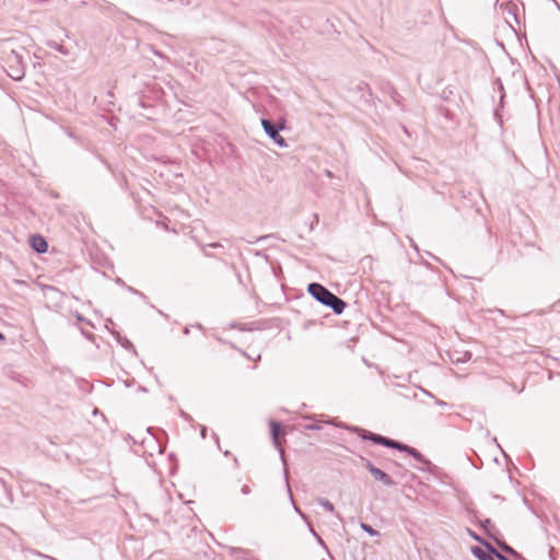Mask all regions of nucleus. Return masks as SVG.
Here are the masks:
<instances>
[{
    "label": "nucleus",
    "instance_id": "obj_2",
    "mask_svg": "<svg viewBox=\"0 0 560 560\" xmlns=\"http://www.w3.org/2000/svg\"><path fill=\"white\" fill-rule=\"evenodd\" d=\"M307 292L319 303L323 305L330 307L335 314H341L347 303L330 292L327 288H325L323 284L317 282H312L307 287Z\"/></svg>",
    "mask_w": 560,
    "mask_h": 560
},
{
    "label": "nucleus",
    "instance_id": "obj_12",
    "mask_svg": "<svg viewBox=\"0 0 560 560\" xmlns=\"http://www.w3.org/2000/svg\"><path fill=\"white\" fill-rule=\"evenodd\" d=\"M317 502H318V504H320V505H322L326 511H328V512H330V513H332V512L335 511V506H334V504H332L329 500H327V499H325V498H318V499H317Z\"/></svg>",
    "mask_w": 560,
    "mask_h": 560
},
{
    "label": "nucleus",
    "instance_id": "obj_4",
    "mask_svg": "<svg viewBox=\"0 0 560 560\" xmlns=\"http://www.w3.org/2000/svg\"><path fill=\"white\" fill-rule=\"evenodd\" d=\"M261 126L266 135L280 148H287L288 143L285 139L280 136V131L284 128V122L275 124L269 119L262 118Z\"/></svg>",
    "mask_w": 560,
    "mask_h": 560
},
{
    "label": "nucleus",
    "instance_id": "obj_9",
    "mask_svg": "<svg viewBox=\"0 0 560 560\" xmlns=\"http://www.w3.org/2000/svg\"><path fill=\"white\" fill-rule=\"evenodd\" d=\"M282 431V427L279 422L277 421H270V433H271V438H272V441L275 443L276 446L279 445V434L281 433Z\"/></svg>",
    "mask_w": 560,
    "mask_h": 560
},
{
    "label": "nucleus",
    "instance_id": "obj_23",
    "mask_svg": "<svg viewBox=\"0 0 560 560\" xmlns=\"http://www.w3.org/2000/svg\"><path fill=\"white\" fill-rule=\"evenodd\" d=\"M294 510H295V511H296V512H298V513H299L303 518H305V515L302 513V511H301L298 506H295V505H294Z\"/></svg>",
    "mask_w": 560,
    "mask_h": 560
},
{
    "label": "nucleus",
    "instance_id": "obj_14",
    "mask_svg": "<svg viewBox=\"0 0 560 560\" xmlns=\"http://www.w3.org/2000/svg\"><path fill=\"white\" fill-rule=\"evenodd\" d=\"M360 527L365 532L368 533L370 536H377L378 535V532L375 530L372 526H370L369 524L366 523H361L360 524Z\"/></svg>",
    "mask_w": 560,
    "mask_h": 560
},
{
    "label": "nucleus",
    "instance_id": "obj_28",
    "mask_svg": "<svg viewBox=\"0 0 560 560\" xmlns=\"http://www.w3.org/2000/svg\"><path fill=\"white\" fill-rule=\"evenodd\" d=\"M5 339L4 335L0 331V341H3Z\"/></svg>",
    "mask_w": 560,
    "mask_h": 560
},
{
    "label": "nucleus",
    "instance_id": "obj_13",
    "mask_svg": "<svg viewBox=\"0 0 560 560\" xmlns=\"http://www.w3.org/2000/svg\"><path fill=\"white\" fill-rule=\"evenodd\" d=\"M487 550L492 553L498 560H510L508 557L499 552L492 545H487Z\"/></svg>",
    "mask_w": 560,
    "mask_h": 560
},
{
    "label": "nucleus",
    "instance_id": "obj_27",
    "mask_svg": "<svg viewBox=\"0 0 560 560\" xmlns=\"http://www.w3.org/2000/svg\"><path fill=\"white\" fill-rule=\"evenodd\" d=\"M325 173L328 177H332V173L330 171L326 170Z\"/></svg>",
    "mask_w": 560,
    "mask_h": 560
},
{
    "label": "nucleus",
    "instance_id": "obj_6",
    "mask_svg": "<svg viewBox=\"0 0 560 560\" xmlns=\"http://www.w3.org/2000/svg\"><path fill=\"white\" fill-rule=\"evenodd\" d=\"M30 243L31 247L38 254L46 253L48 249V243L42 235H32L30 238Z\"/></svg>",
    "mask_w": 560,
    "mask_h": 560
},
{
    "label": "nucleus",
    "instance_id": "obj_31",
    "mask_svg": "<svg viewBox=\"0 0 560 560\" xmlns=\"http://www.w3.org/2000/svg\"><path fill=\"white\" fill-rule=\"evenodd\" d=\"M411 246L415 248V249H418L417 245L413 243V241L411 240Z\"/></svg>",
    "mask_w": 560,
    "mask_h": 560
},
{
    "label": "nucleus",
    "instance_id": "obj_8",
    "mask_svg": "<svg viewBox=\"0 0 560 560\" xmlns=\"http://www.w3.org/2000/svg\"><path fill=\"white\" fill-rule=\"evenodd\" d=\"M471 552L479 560H495V557L492 553L488 550L486 551L481 549L480 547H472Z\"/></svg>",
    "mask_w": 560,
    "mask_h": 560
},
{
    "label": "nucleus",
    "instance_id": "obj_10",
    "mask_svg": "<svg viewBox=\"0 0 560 560\" xmlns=\"http://www.w3.org/2000/svg\"><path fill=\"white\" fill-rule=\"evenodd\" d=\"M497 545L506 553L515 557V558H521V555L514 550L510 545H508L505 541L503 540H499L497 536H494V538H492Z\"/></svg>",
    "mask_w": 560,
    "mask_h": 560
},
{
    "label": "nucleus",
    "instance_id": "obj_25",
    "mask_svg": "<svg viewBox=\"0 0 560 560\" xmlns=\"http://www.w3.org/2000/svg\"><path fill=\"white\" fill-rule=\"evenodd\" d=\"M75 317H77V319H78V320H80V322H81V320H84L83 316H82L81 314H79V313H77Z\"/></svg>",
    "mask_w": 560,
    "mask_h": 560
},
{
    "label": "nucleus",
    "instance_id": "obj_11",
    "mask_svg": "<svg viewBox=\"0 0 560 560\" xmlns=\"http://www.w3.org/2000/svg\"><path fill=\"white\" fill-rule=\"evenodd\" d=\"M481 527L485 529V532L487 533V535L491 538H494V536H497L498 534V529L495 528V526L492 524L491 520L489 518H486L483 520L481 523H480Z\"/></svg>",
    "mask_w": 560,
    "mask_h": 560
},
{
    "label": "nucleus",
    "instance_id": "obj_22",
    "mask_svg": "<svg viewBox=\"0 0 560 560\" xmlns=\"http://www.w3.org/2000/svg\"><path fill=\"white\" fill-rule=\"evenodd\" d=\"M200 435H201L202 439H206V436H207V428L206 427H201Z\"/></svg>",
    "mask_w": 560,
    "mask_h": 560
},
{
    "label": "nucleus",
    "instance_id": "obj_16",
    "mask_svg": "<svg viewBox=\"0 0 560 560\" xmlns=\"http://www.w3.org/2000/svg\"><path fill=\"white\" fill-rule=\"evenodd\" d=\"M208 247H210V248H220V247H222V244H221V243H210V244H207V245H205V246H203V254H205L207 257H212V255H211V254H209V253L206 250V248H208Z\"/></svg>",
    "mask_w": 560,
    "mask_h": 560
},
{
    "label": "nucleus",
    "instance_id": "obj_1",
    "mask_svg": "<svg viewBox=\"0 0 560 560\" xmlns=\"http://www.w3.org/2000/svg\"><path fill=\"white\" fill-rule=\"evenodd\" d=\"M354 433H357L362 440H369L372 441L375 444L383 445L389 448H394L400 452H405L408 455L412 456L417 462L429 465L430 462L415 447H411L407 444H404L401 442H398L396 440H392L389 438L383 436L377 433H373L370 431H366L362 428L354 427L351 429Z\"/></svg>",
    "mask_w": 560,
    "mask_h": 560
},
{
    "label": "nucleus",
    "instance_id": "obj_20",
    "mask_svg": "<svg viewBox=\"0 0 560 560\" xmlns=\"http://www.w3.org/2000/svg\"><path fill=\"white\" fill-rule=\"evenodd\" d=\"M50 47L57 49L58 51H60L61 54L66 55L67 54V50L63 49V47L61 45H58V44H55V45H50Z\"/></svg>",
    "mask_w": 560,
    "mask_h": 560
},
{
    "label": "nucleus",
    "instance_id": "obj_29",
    "mask_svg": "<svg viewBox=\"0 0 560 560\" xmlns=\"http://www.w3.org/2000/svg\"><path fill=\"white\" fill-rule=\"evenodd\" d=\"M184 334H185V335H188V334H189V328H188V327H185V328H184Z\"/></svg>",
    "mask_w": 560,
    "mask_h": 560
},
{
    "label": "nucleus",
    "instance_id": "obj_7",
    "mask_svg": "<svg viewBox=\"0 0 560 560\" xmlns=\"http://www.w3.org/2000/svg\"><path fill=\"white\" fill-rule=\"evenodd\" d=\"M448 357H450V360L452 363L457 364V363H464V362L469 361L471 358V353L468 351H465V352L454 351V352H450Z\"/></svg>",
    "mask_w": 560,
    "mask_h": 560
},
{
    "label": "nucleus",
    "instance_id": "obj_21",
    "mask_svg": "<svg viewBox=\"0 0 560 560\" xmlns=\"http://www.w3.org/2000/svg\"><path fill=\"white\" fill-rule=\"evenodd\" d=\"M38 556H39V557H42V558H45V559H47V560H58V559H56V558H54V557H51V556L44 555V553H40V552H38Z\"/></svg>",
    "mask_w": 560,
    "mask_h": 560
},
{
    "label": "nucleus",
    "instance_id": "obj_19",
    "mask_svg": "<svg viewBox=\"0 0 560 560\" xmlns=\"http://www.w3.org/2000/svg\"><path fill=\"white\" fill-rule=\"evenodd\" d=\"M252 492V488L248 485H244L241 488V493L244 495H248Z\"/></svg>",
    "mask_w": 560,
    "mask_h": 560
},
{
    "label": "nucleus",
    "instance_id": "obj_15",
    "mask_svg": "<svg viewBox=\"0 0 560 560\" xmlns=\"http://www.w3.org/2000/svg\"><path fill=\"white\" fill-rule=\"evenodd\" d=\"M323 425L320 422L307 423L304 425L305 430L318 431L322 430Z\"/></svg>",
    "mask_w": 560,
    "mask_h": 560
},
{
    "label": "nucleus",
    "instance_id": "obj_30",
    "mask_svg": "<svg viewBox=\"0 0 560 560\" xmlns=\"http://www.w3.org/2000/svg\"><path fill=\"white\" fill-rule=\"evenodd\" d=\"M365 260H369L370 262H372V258H371L370 256H366V257L363 259V261H365Z\"/></svg>",
    "mask_w": 560,
    "mask_h": 560
},
{
    "label": "nucleus",
    "instance_id": "obj_18",
    "mask_svg": "<svg viewBox=\"0 0 560 560\" xmlns=\"http://www.w3.org/2000/svg\"><path fill=\"white\" fill-rule=\"evenodd\" d=\"M310 532L316 537L318 544L326 550L328 551V548L326 546V544L324 542V540L320 538V536L317 535V533L312 528L310 527Z\"/></svg>",
    "mask_w": 560,
    "mask_h": 560
},
{
    "label": "nucleus",
    "instance_id": "obj_17",
    "mask_svg": "<svg viewBox=\"0 0 560 560\" xmlns=\"http://www.w3.org/2000/svg\"><path fill=\"white\" fill-rule=\"evenodd\" d=\"M469 532V535L477 541H479L480 544H482L486 548H487V545H490L488 541H486L483 538H481L479 535H477L476 533H474L472 530L468 529Z\"/></svg>",
    "mask_w": 560,
    "mask_h": 560
},
{
    "label": "nucleus",
    "instance_id": "obj_5",
    "mask_svg": "<svg viewBox=\"0 0 560 560\" xmlns=\"http://www.w3.org/2000/svg\"><path fill=\"white\" fill-rule=\"evenodd\" d=\"M361 459L363 462L364 467L370 471V474L375 478V480L380 481L386 487H392L395 485V481L388 474L374 466L369 459H365L363 457H361Z\"/></svg>",
    "mask_w": 560,
    "mask_h": 560
},
{
    "label": "nucleus",
    "instance_id": "obj_32",
    "mask_svg": "<svg viewBox=\"0 0 560 560\" xmlns=\"http://www.w3.org/2000/svg\"><path fill=\"white\" fill-rule=\"evenodd\" d=\"M499 84H500V90H501V91H503V85H502V83H501V82H499Z\"/></svg>",
    "mask_w": 560,
    "mask_h": 560
},
{
    "label": "nucleus",
    "instance_id": "obj_26",
    "mask_svg": "<svg viewBox=\"0 0 560 560\" xmlns=\"http://www.w3.org/2000/svg\"><path fill=\"white\" fill-rule=\"evenodd\" d=\"M436 405H439V406H446V402L442 401V400H436Z\"/></svg>",
    "mask_w": 560,
    "mask_h": 560
},
{
    "label": "nucleus",
    "instance_id": "obj_3",
    "mask_svg": "<svg viewBox=\"0 0 560 560\" xmlns=\"http://www.w3.org/2000/svg\"><path fill=\"white\" fill-rule=\"evenodd\" d=\"M24 54L26 50L21 47L20 50L10 49L4 56L7 73L15 81L22 80L25 75Z\"/></svg>",
    "mask_w": 560,
    "mask_h": 560
},
{
    "label": "nucleus",
    "instance_id": "obj_24",
    "mask_svg": "<svg viewBox=\"0 0 560 560\" xmlns=\"http://www.w3.org/2000/svg\"><path fill=\"white\" fill-rule=\"evenodd\" d=\"M124 347L128 348V347H131V342L129 340L126 339V341L122 343Z\"/></svg>",
    "mask_w": 560,
    "mask_h": 560
}]
</instances>
